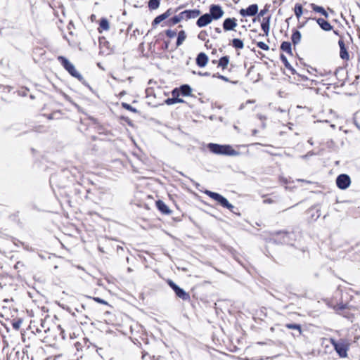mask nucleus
I'll use <instances>...</instances> for the list:
<instances>
[{
  "label": "nucleus",
  "instance_id": "obj_27",
  "mask_svg": "<svg viewBox=\"0 0 360 360\" xmlns=\"http://www.w3.org/2000/svg\"><path fill=\"white\" fill-rule=\"evenodd\" d=\"M295 15L299 19L303 13V9L301 4H297L295 6Z\"/></svg>",
  "mask_w": 360,
  "mask_h": 360
},
{
  "label": "nucleus",
  "instance_id": "obj_55",
  "mask_svg": "<svg viewBox=\"0 0 360 360\" xmlns=\"http://www.w3.org/2000/svg\"><path fill=\"white\" fill-rule=\"evenodd\" d=\"M244 107H245V104H243H243H241V105H240V107H239V110H242V109H243V108H244Z\"/></svg>",
  "mask_w": 360,
  "mask_h": 360
},
{
  "label": "nucleus",
  "instance_id": "obj_61",
  "mask_svg": "<svg viewBox=\"0 0 360 360\" xmlns=\"http://www.w3.org/2000/svg\"><path fill=\"white\" fill-rule=\"evenodd\" d=\"M176 91V89H174V90L172 91V94H173V96H174Z\"/></svg>",
  "mask_w": 360,
  "mask_h": 360
},
{
  "label": "nucleus",
  "instance_id": "obj_41",
  "mask_svg": "<svg viewBox=\"0 0 360 360\" xmlns=\"http://www.w3.org/2000/svg\"><path fill=\"white\" fill-rule=\"evenodd\" d=\"M93 299L98 303H101L103 304H108V302L106 301H105L104 300H103L100 297H94Z\"/></svg>",
  "mask_w": 360,
  "mask_h": 360
},
{
  "label": "nucleus",
  "instance_id": "obj_38",
  "mask_svg": "<svg viewBox=\"0 0 360 360\" xmlns=\"http://www.w3.org/2000/svg\"><path fill=\"white\" fill-rule=\"evenodd\" d=\"M165 33H166V35L169 38H173V37H174L176 35V32L175 30H166Z\"/></svg>",
  "mask_w": 360,
  "mask_h": 360
},
{
  "label": "nucleus",
  "instance_id": "obj_52",
  "mask_svg": "<svg viewBox=\"0 0 360 360\" xmlns=\"http://www.w3.org/2000/svg\"><path fill=\"white\" fill-rule=\"evenodd\" d=\"M48 345L50 347H54L56 345V342H53L52 341H49L48 343Z\"/></svg>",
  "mask_w": 360,
  "mask_h": 360
},
{
  "label": "nucleus",
  "instance_id": "obj_53",
  "mask_svg": "<svg viewBox=\"0 0 360 360\" xmlns=\"http://www.w3.org/2000/svg\"><path fill=\"white\" fill-rule=\"evenodd\" d=\"M215 31H216V32H217L219 34H220L221 32V30L219 27H216Z\"/></svg>",
  "mask_w": 360,
  "mask_h": 360
},
{
  "label": "nucleus",
  "instance_id": "obj_26",
  "mask_svg": "<svg viewBox=\"0 0 360 360\" xmlns=\"http://www.w3.org/2000/svg\"><path fill=\"white\" fill-rule=\"evenodd\" d=\"M232 45L233 47L238 49H242L244 47V44L240 39H233L232 40Z\"/></svg>",
  "mask_w": 360,
  "mask_h": 360
},
{
  "label": "nucleus",
  "instance_id": "obj_47",
  "mask_svg": "<svg viewBox=\"0 0 360 360\" xmlns=\"http://www.w3.org/2000/svg\"><path fill=\"white\" fill-rule=\"evenodd\" d=\"M274 201L271 199V198H267V199H265L264 200L263 202L265 203V204H271V203H273Z\"/></svg>",
  "mask_w": 360,
  "mask_h": 360
},
{
  "label": "nucleus",
  "instance_id": "obj_20",
  "mask_svg": "<svg viewBox=\"0 0 360 360\" xmlns=\"http://www.w3.org/2000/svg\"><path fill=\"white\" fill-rule=\"evenodd\" d=\"M229 63V56H225L221 57L218 61V67L225 70Z\"/></svg>",
  "mask_w": 360,
  "mask_h": 360
},
{
  "label": "nucleus",
  "instance_id": "obj_10",
  "mask_svg": "<svg viewBox=\"0 0 360 360\" xmlns=\"http://www.w3.org/2000/svg\"><path fill=\"white\" fill-rule=\"evenodd\" d=\"M237 25V20L236 18H228L223 22V28L225 31L233 30Z\"/></svg>",
  "mask_w": 360,
  "mask_h": 360
},
{
  "label": "nucleus",
  "instance_id": "obj_19",
  "mask_svg": "<svg viewBox=\"0 0 360 360\" xmlns=\"http://www.w3.org/2000/svg\"><path fill=\"white\" fill-rule=\"evenodd\" d=\"M280 58L281 60V61L283 62V63L284 64L285 67L289 70L292 74H295V70L292 67V65L290 64V63L288 62L287 58L285 57V56L284 54H281L280 56Z\"/></svg>",
  "mask_w": 360,
  "mask_h": 360
},
{
  "label": "nucleus",
  "instance_id": "obj_3",
  "mask_svg": "<svg viewBox=\"0 0 360 360\" xmlns=\"http://www.w3.org/2000/svg\"><path fill=\"white\" fill-rule=\"evenodd\" d=\"M58 60L60 62L63 67L74 77L77 78L79 81L83 80V77L75 69L74 65L71 63L66 58L63 56H59Z\"/></svg>",
  "mask_w": 360,
  "mask_h": 360
},
{
  "label": "nucleus",
  "instance_id": "obj_51",
  "mask_svg": "<svg viewBox=\"0 0 360 360\" xmlns=\"http://www.w3.org/2000/svg\"><path fill=\"white\" fill-rule=\"evenodd\" d=\"M257 117H258V118H259V120H266V117H265V116H264V115H257Z\"/></svg>",
  "mask_w": 360,
  "mask_h": 360
},
{
  "label": "nucleus",
  "instance_id": "obj_40",
  "mask_svg": "<svg viewBox=\"0 0 360 360\" xmlns=\"http://www.w3.org/2000/svg\"><path fill=\"white\" fill-rule=\"evenodd\" d=\"M224 207L227 208L233 213H235V211H234L235 207L232 204H231L229 201L227 202V205H226Z\"/></svg>",
  "mask_w": 360,
  "mask_h": 360
},
{
  "label": "nucleus",
  "instance_id": "obj_35",
  "mask_svg": "<svg viewBox=\"0 0 360 360\" xmlns=\"http://www.w3.org/2000/svg\"><path fill=\"white\" fill-rule=\"evenodd\" d=\"M257 47H259V49H262V50H264V51H267L269 50V47L267 44H266L263 41H259L257 42Z\"/></svg>",
  "mask_w": 360,
  "mask_h": 360
},
{
  "label": "nucleus",
  "instance_id": "obj_2",
  "mask_svg": "<svg viewBox=\"0 0 360 360\" xmlns=\"http://www.w3.org/2000/svg\"><path fill=\"white\" fill-rule=\"evenodd\" d=\"M330 342L333 345L335 352L340 357L345 358L347 356V351L349 345L345 340L340 339L338 341H336L335 339L330 338Z\"/></svg>",
  "mask_w": 360,
  "mask_h": 360
},
{
  "label": "nucleus",
  "instance_id": "obj_39",
  "mask_svg": "<svg viewBox=\"0 0 360 360\" xmlns=\"http://www.w3.org/2000/svg\"><path fill=\"white\" fill-rule=\"evenodd\" d=\"M267 11H268V9H266V8L261 10L258 14L257 19L259 20L260 18L263 17L266 13Z\"/></svg>",
  "mask_w": 360,
  "mask_h": 360
},
{
  "label": "nucleus",
  "instance_id": "obj_60",
  "mask_svg": "<svg viewBox=\"0 0 360 360\" xmlns=\"http://www.w3.org/2000/svg\"><path fill=\"white\" fill-rule=\"evenodd\" d=\"M311 155H312V153H309L307 155L302 156V158H306L307 156Z\"/></svg>",
  "mask_w": 360,
  "mask_h": 360
},
{
  "label": "nucleus",
  "instance_id": "obj_34",
  "mask_svg": "<svg viewBox=\"0 0 360 360\" xmlns=\"http://www.w3.org/2000/svg\"><path fill=\"white\" fill-rule=\"evenodd\" d=\"M340 56L342 59H344V60H347L349 58V53L346 49V48H345L344 49H340Z\"/></svg>",
  "mask_w": 360,
  "mask_h": 360
},
{
  "label": "nucleus",
  "instance_id": "obj_62",
  "mask_svg": "<svg viewBox=\"0 0 360 360\" xmlns=\"http://www.w3.org/2000/svg\"><path fill=\"white\" fill-rule=\"evenodd\" d=\"M30 98H34V96H33V95H32V94H31V95H30Z\"/></svg>",
  "mask_w": 360,
  "mask_h": 360
},
{
  "label": "nucleus",
  "instance_id": "obj_59",
  "mask_svg": "<svg viewBox=\"0 0 360 360\" xmlns=\"http://www.w3.org/2000/svg\"><path fill=\"white\" fill-rule=\"evenodd\" d=\"M334 34H336V35H339V33L337 30H334L333 31Z\"/></svg>",
  "mask_w": 360,
  "mask_h": 360
},
{
  "label": "nucleus",
  "instance_id": "obj_36",
  "mask_svg": "<svg viewBox=\"0 0 360 360\" xmlns=\"http://www.w3.org/2000/svg\"><path fill=\"white\" fill-rule=\"evenodd\" d=\"M212 77H217V78H219V79H221V80H223V81H224V82H230L228 77H225V76H224V75H220V74H219V73L214 74V75H212Z\"/></svg>",
  "mask_w": 360,
  "mask_h": 360
},
{
  "label": "nucleus",
  "instance_id": "obj_64",
  "mask_svg": "<svg viewBox=\"0 0 360 360\" xmlns=\"http://www.w3.org/2000/svg\"><path fill=\"white\" fill-rule=\"evenodd\" d=\"M50 358H51V357H47V358L46 359V360H49V359H50Z\"/></svg>",
  "mask_w": 360,
  "mask_h": 360
},
{
  "label": "nucleus",
  "instance_id": "obj_44",
  "mask_svg": "<svg viewBox=\"0 0 360 360\" xmlns=\"http://www.w3.org/2000/svg\"><path fill=\"white\" fill-rule=\"evenodd\" d=\"M338 44L340 46V49H344L345 47V43L342 39H340L338 41Z\"/></svg>",
  "mask_w": 360,
  "mask_h": 360
},
{
  "label": "nucleus",
  "instance_id": "obj_15",
  "mask_svg": "<svg viewBox=\"0 0 360 360\" xmlns=\"http://www.w3.org/2000/svg\"><path fill=\"white\" fill-rule=\"evenodd\" d=\"M270 20H271L270 16L263 18L262 22L261 23L262 30L264 31V34L266 36L269 35V29H270Z\"/></svg>",
  "mask_w": 360,
  "mask_h": 360
},
{
  "label": "nucleus",
  "instance_id": "obj_23",
  "mask_svg": "<svg viewBox=\"0 0 360 360\" xmlns=\"http://www.w3.org/2000/svg\"><path fill=\"white\" fill-rule=\"evenodd\" d=\"M281 49L287 53L292 54L291 44L289 41L282 42Z\"/></svg>",
  "mask_w": 360,
  "mask_h": 360
},
{
  "label": "nucleus",
  "instance_id": "obj_49",
  "mask_svg": "<svg viewBox=\"0 0 360 360\" xmlns=\"http://www.w3.org/2000/svg\"><path fill=\"white\" fill-rule=\"evenodd\" d=\"M27 89H24L22 91H20L19 94H20V95H21L22 96H27Z\"/></svg>",
  "mask_w": 360,
  "mask_h": 360
},
{
  "label": "nucleus",
  "instance_id": "obj_24",
  "mask_svg": "<svg viewBox=\"0 0 360 360\" xmlns=\"http://www.w3.org/2000/svg\"><path fill=\"white\" fill-rule=\"evenodd\" d=\"M182 20H184L183 12H181L179 15H174L172 18L169 19V22L172 25H176L181 22Z\"/></svg>",
  "mask_w": 360,
  "mask_h": 360
},
{
  "label": "nucleus",
  "instance_id": "obj_45",
  "mask_svg": "<svg viewBox=\"0 0 360 360\" xmlns=\"http://www.w3.org/2000/svg\"><path fill=\"white\" fill-rule=\"evenodd\" d=\"M172 14L171 8H169L166 12L162 13L165 15V18L167 19Z\"/></svg>",
  "mask_w": 360,
  "mask_h": 360
},
{
  "label": "nucleus",
  "instance_id": "obj_57",
  "mask_svg": "<svg viewBox=\"0 0 360 360\" xmlns=\"http://www.w3.org/2000/svg\"><path fill=\"white\" fill-rule=\"evenodd\" d=\"M308 143H309L310 145H313V144H314V143H313V141H312L311 139H309V140H308Z\"/></svg>",
  "mask_w": 360,
  "mask_h": 360
},
{
  "label": "nucleus",
  "instance_id": "obj_37",
  "mask_svg": "<svg viewBox=\"0 0 360 360\" xmlns=\"http://www.w3.org/2000/svg\"><path fill=\"white\" fill-rule=\"evenodd\" d=\"M21 324H22V320L18 319L17 321H13L12 323V326L14 329L18 330L20 328Z\"/></svg>",
  "mask_w": 360,
  "mask_h": 360
},
{
  "label": "nucleus",
  "instance_id": "obj_11",
  "mask_svg": "<svg viewBox=\"0 0 360 360\" xmlns=\"http://www.w3.org/2000/svg\"><path fill=\"white\" fill-rule=\"evenodd\" d=\"M184 17V20H189L192 18H195L200 16L201 12L198 9H193V10H186L182 11Z\"/></svg>",
  "mask_w": 360,
  "mask_h": 360
},
{
  "label": "nucleus",
  "instance_id": "obj_1",
  "mask_svg": "<svg viewBox=\"0 0 360 360\" xmlns=\"http://www.w3.org/2000/svg\"><path fill=\"white\" fill-rule=\"evenodd\" d=\"M207 148L212 153L217 155L235 156L238 154V152L233 150L229 145H219L210 143L207 145Z\"/></svg>",
  "mask_w": 360,
  "mask_h": 360
},
{
  "label": "nucleus",
  "instance_id": "obj_14",
  "mask_svg": "<svg viewBox=\"0 0 360 360\" xmlns=\"http://www.w3.org/2000/svg\"><path fill=\"white\" fill-rule=\"evenodd\" d=\"M316 21L323 30L330 31L333 30V26L323 18H317Z\"/></svg>",
  "mask_w": 360,
  "mask_h": 360
},
{
  "label": "nucleus",
  "instance_id": "obj_58",
  "mask_svg": "<svg viewBox=\"0 0 360 360\" xmlns=\"http://www.w3.org/2000/svg\"><path fill=\"white\" fill-rule=\"evenodd\" d=\"M254 103V101H252V100H248L246 101V104L247 103Z\"/></svg>",
  "mask_w": 360,
  "mask_h": 360
},
{
  "label": "nucleus",
  "instance_id": "obj_22",
  "mask_svg": "<svg viewBox=\"0 0 360 360\" xmlns=\"http://www.w3.org/2000/svg\"><path fill=\"white\" fill-rule=\"evenodd\" d=\"M110 28L109 22L106 18H101L99 24V32L102 30H108Z\"/></svg>",
  "mask_w": 360,
  "mask_h": 360
},
{
  "label": "nucleus",
  "instance_id": "obj_7",
  "mask_svg": "<svg viewBox=\"0 0 360 360\" xmlns=\"http://www.w3.org/2000/svg\"><path fill=\"white\" fill-rule=\"evenodd\" d=\"M224 11L219 5L212 4L210 6V15L212 20H218L224 15Z\"/></svg>",
  "mask_w": 360,
  "mask_h": 360
},
{
  "label": "nucleus",
  "instance_id": "obj_12",
  "mask_svg": "<svg viewBox=\"0 0 360 360\" xmlns=\"http://www.w3.org/2000/svg\"><path fill=\"white\" fill-rule=\"evenodd\" d=\"M196 64L200 67H205L208 62V56L205 53H200L195 59Z\"/></svg>",
  "mask_w": 360,
  "mask_h": 360
},
{
  "label": "nucleus",
  "instance_id": "obj_21",
  "mask_svg": "<svg viewBox=\"0 0 360 360\" xmlns=\"http://www.w3.org/2000/svg\"><path fill=\"white\" fill-rule=\"evenodd\" d=\"M191 88L188 84H184L180 86L179 91L180 94L184 96H189L191 93Z\"/></svg>",
  "mask_w": 360,
  "mask_h": 360
},
{
  "label": "nucleus",
  "instance_id": "obj_32",
  "mask_svg": "<svg viewBox=\"0 0 360 360\" xmlns=\"http://www.w3.org/2000/svg\"><path fill=\"white\" fill-rule=\"evenodd\" d=\"M122 106L124 109L129 110L131 112H138V110L136 108H134V107H132L131 105H130L129 104H128L127 103H122Z\"/></svg>",
  "mask_w": 360,
  "mask_h": 360
},
{
  "label": "nucleus",
  "instance_id": "obj_18",
  "mask_svg": "<svg viewBox=\"0 0 360 360\" xmlns=\"http://www.w3.org/2000/svg\"><path fill=\"white\" fill-rule=\"evenodd\" d=\"M301 32L297 30H294L292 34V42L294 45L298 44L301 41Z\"/></svg>",
  "mask_w": 360,
  "mask_h": 360
},
{
  "label": "nucleus",
  "instance_id": "obj_50",
  "mask_svg": "<svg viewBox=\"0 0 360 360\" xmlns=\"http://www.w3.org/2000/svg\"><path fill=\"white\" fill-rule=\"evenodd\" d=\"M297 181L304 182V183H307V184H311V181H307V180H304V179H297Z\"/></svg>",
  "mask_w": 360,
  "mask_h": 360
},
{
  "label": "nucleus",
  "instance_id": "obj_25",
  "mask_svg": "<svg viewBox=\"0 0 360 360\" xmlns=\"http://www.w3.org/2000/svg\"><path fill=\"white\" fill-rule=\"evenodd\" d=\"M186 35L184 30L180 31L178 33L177 40H176V46H181L184 41L186 39Z\"/></svg>",
  "mask_w": 360,
  "mask_h": 360
},
{
  "label": "nucleus",
  "instance_id": "obj_54",
  "mask_svg": "<svg viewBox=\"0 0 360 360\" xmlns=\"http://www.w3.org/2000/svg\"><path fill=\"white\" fill-rule=\"evenodd\" d=\"M316 213H317V214H316V219H317V218H319L320 217V215H321L320 210H316Z\"/></svg>",
  "mask_w": 360,
  "mask_h": 360
},
{
  "label": "nucleus",
  "instance_id": "obj_8",
  "mask_svg": "<svg viewBox=\"0 0 360 360\" xmlns=\"http://www.w3.org/2000/svg\"><path fill=\"white\" fill-rule=\"evenodd\" d=\"M258 12L257 4H251L247 8H242L239 13L243 17L255 16Z\"/></svg>",
  "mask_w": 360,
  "mask_h": 360
},
{
  "label": "nucleus",
  "instance_id": "obj_28",
  "mask_svg": "<svg viewBox=\"0 0 360 360\" xmlns=\"http://www.w3.org/2000/svg\"><path fill=\"white\" fill-rule=\"evenodd\" d=\"M160 0H149L148 7L150 10H155L160 6Z\"/></svg>",
  "mask_w": 360,
  "mask_h": 360
},
{
  "label": "nucleus",
  "instance_id": "obj_16",
  "mask_svg": "<svg viewBox=\"0 0 360 360\" xmlns=\"http://www.w3.org/2000/svg\"><path fill=\"white\" fill-rule=\"evenodd\" d=\"M49 333V335H46V338H52L53 341H56L58 338V335L60 333L59 326H57L56 329L51 330L49 328L46 330V333Z\"/></svg>",
  "mask_w": 360,
  "mask_h": 360
},
{
  "label": "nucleus",
  "instance_id": "obj_31",
  "mask_svg": "<svg viewBox=\"0 0 360 360\" xmlns=\"http://www.w3.org/2000/svg\"><path fill=\"white\" fill-rule=\"evenodd\" d=\"M166 18H165V15H163L162 14L157 16L153 21L152 22V25L153 26H155L157 25H158L159 23H160L162 21H163L164 20H165Z\"/></svg>",
  "mask_w": 360,
  "mask_h": 360
},
{
  "label": "nucleus",
  "instance_id": "obj_33",
  "mask_svg": "<svg viewBox=\"0 0 360 360\" xmlns=\"http://www.w3.org/2000/svg\"><path fill=\"white\" fill-rule=\"evenodd\" d=\"M207 32H206V31H205V30H202V31H200V33L198 34V38L199 39L202 40V41H206V43H207V42H208V41H209V40H207V41H206V37H207Z\"/></svg>",
  "mask_w": 360,
  "mask_h": 360
},
{
  "label": "nucleus",
  "instance_id": "obj_48",
  "mask_svg": "<svg viewBox=\"0 0 360 360\" xmlns=\"http://www.w3.org/2000/svg\"><path fill=\"white\" fill-rule=\"evenodd\" d=\"M198 75H200V76H205V77H208L210 75V73L208 72H198Z\"/></svg>",
  "mask_w": 360,
  "mask_h": 360
},
{
  "label": "nucleus",
  "instance_id": "obj_13",
  "mask_svg": "<svg viewBox=\"0 0 360 360\" xmlns=\"http://www.w3.org/2000/svg\"><path fill=\"white\" fill-rule=\"evenodd\" d=\"M156 207L158 209V210L164 214H170L172 213V210L162 200H157Z\"/></svg>",
  "mask_w": 360,
  "mask_h": 360
},
{
  "label": "nucleus",
  "instance_id": "obj_6",
  "mask_svg": "<svg viewBox=\"0 0 360 360\" xmlns=\"http://www.w3.org/2000/svg\"><path fill=\"white\" fill-rule=\"evenodd\" d=\"M205 193L209 197H210L212 199L217 201L223 207L227 205L228 200L221 195H220L219 193L207 190L205 191Z\"/></svg>",
  "mask_w": 360,
  "mask_h": 360
},
{
  "label": "nucleus",
  "instance_id": "obj_5",
  "mask_svg": "<svg viewBox=\"0 0 360 360\" xmlns=\"http://www.w3.org/2000/svg\"><path fill=\"white\" fill-rule=\"evenodd\" d=\"M351 184V179L349 175L342 174L336 178V185L341 190L347 189Z\"/></svg>",
  "mask_w": 360,
  "mask_h": 360
},
{
  "label": "nucleus",
  "instance_id": "obj_29",
  "mask_svg": "<svg viewBox=\"0 0 360 360\" xmlns=\"http://www.w3.org/2000/svg\"><path fill=\"white\" fill-rule=\"evenodd\" d=\"M184 100L179 98H169L165 100V103L167 105H172L177 103H183Z\"/></svg>",
  "mask_w": 360,
  "mask_h": 360
},
{
  "label": "nucleus",
  "instance_id": "obj_17",
  "mask_svg": "<svg viewBox=\"0 0 360 360\" xmlns=\"http://www.w3.org/2000/svg\"><path fill=\"white\" fill-rule=\"evenodd\" d=\"M311 8L312 10L315 12L319 13L322 14L325 18H328V12L324 9L323 7L316 5L315 4H310Z\"/></svg>",
  "mask_w": 360,
  "mask_h": 360
},
{
  "label": "nucleus",
  "instance_id": "obj_9",
  "mask_svg": "<svg viewBox=\"0 0 360 360\" xmlns=\"http://www.w3.org/2000/svg\"><path fill=\"white\" fill-rule=\"evenodd\" d=\"M212 21V18L209 13L200 15L196 21V25L199 27H203L209 25Z\"/></svg>",
  "mask_w": 360,
  "mask_h": 360
},
{
  "label": "nucleus",
  "instance_id": "obj_46",
  "mask_svg": "<svg viewBox=\"0 0 360 360\" xmlns=\"http://www.w3.org/2000/svg\"><path fill=\"white\" fill-rule=\"evenodd\" d=\"M172 14L171 8H169L166 12L162 13L165 15V18L167 19Z\"/></svg>",
  "mask_w": 360,
  "mask_h": 360
},
{
  "label": "nucleus",
  "instance_id": "obj_30",
  "mask_svg": "<svg viewBox=\"0 0 360 360\" xmlns=\"http://www.w3.org/2000/svg\"><path fill=\"white\" fill-rule=\"evenodd\" d=\"M285 327L288 329H293V330H297L299 331V333L300 334L302 332L301 330V326L296 323H287L285 325Z\"/></svg>",
  "mask_w": 360,
  "mask_h": 360
},
{
  "label": "nucleus",
  "instance_id": "obj_63",
  "mask_svg": "<svg viewBox=\"0 0 360 360\" xmlns=\"http://www.w3.org/2000/svg\"><path fill=\"white\" fill-rule=\"evenodd\" d=\"M212 63H217V61H216L215 60H212Z\"/></svg>",
  "mask_w": 360,
  "mask_h": 360
},
{
  "label": "nucleus",
  "instance_id": "obj_43",
  "mask_svg": "<svg viewBox=\"0 0 360 360\" xmlns=\"http://www.w3.org/2000/svg\"><path fill=\"white\" fill-rule=\"evenodd\" d=\"M338 44L340 46V49H344L345 47V43L342 39H340L338 41Z\"/></svg>",
  "mask_w": 360,
  "mask_h": 360
},
{
  "label": "nucleus",
  "instance_id": "obj_4",
  "mask_svg": "<svg viewBox=\"0 0 360 360\" xmlns=\"http://www.w3.org/2000/svg\"><path fill=\"white\" fill-rule=\"evenodd\" d=\"M169 286L174 291L176 295L184 301L190 300V295L184 289L177 285L173 281L169 279L167 281Z\"/></svg>",
  "mask_w": 360,
  "mask_h": 360
},
{
  "label": "nucleus",
  "instance_id": "obj_42",
  "mask_svg": "<svg viewBox=\"0 0 360 360\" xmlns=\"http://www.w3.org/2000/svg\"><path fill=\"white\" fill-rule=\"evenodd\" d=\"M85 309V306L84 304H81L79 307H77L75 308V310L79 312V313H82L83 311V310Z\"/></svg>",
  "mask_w": 360,
  "mask_h": 360
},
{
  "label": "nucleus",
  "instance_id": "obj_56",
  "mask_svg": "<svg viewBox=\"0 0 360 360\" xmlns=\"http://www.w3.org/2000/svg\"><path fill=\"white\" fill-rule=\"evenodd\" d=\"M257 131H257V129H254V130H252V134H253V135H256V134H257Z\"/></svg>",
  "mask_w": 360,
  "mask_h": 360
}]
</instances>
